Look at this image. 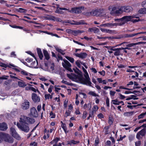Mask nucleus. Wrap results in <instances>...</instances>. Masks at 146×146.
<instances>
[{
	"label": "nucleus",
	"mask_w": 146,
	"mask_h": 146,
	"mask_svg": "<svg viewBox=\"0 0 146 146\" xmlns=\"http://www.w3.org/2000/svg\"><path fill=\"white\" fill-rule=\"evenodd\" d=\"M67 76L73 81L89 86H91L92 83L90 81V79L87 72L84 74L85 79L80 74L76 75L71 73L70 74H67Z\"/></svg>",
	"instance_id": "1"
},
{
	"label": "nucleus",
	"mask_w": 146,
	"mask_h": 146,
	"mask_svg": "<svg viewBox=\"0 0 146 146\" xmlns=\"http://www.w3.org/2000/svg\"><path fill=\"white\" fill-rule=\"evenodd\" d=\"M135 17L134 16H124L121 19H115L114 20L115 21L118 22V23H117V25H124L127 22L131 21L133 18Z\"/></svg>",
	"instance_id": "2"
},
{
	"label": "nucleus",
	"mask_w": 146,
	"mask_h": 146,
	"mask_svg": "<svg viewBox=\"0 0 146 146\" xmlns=\"http://www.w3.org/2000/svg\"><path fill=\"white\" fill-rule=\"evenodd\" d=\"M44 70L51 73H55L56 67L52 62H47L45 63Z\"/></svg>",
	"instance_id": "3"
},
{
	"label": "nucleus",
	"mask_w": 146,
	"mask_h": 146,
	"mask_svg": "<svg viewBox=\"0 0 146 146\" xmlns=\"http://www.w3.org/2000/svg\"><path fill=\"white\" fill-rule=\"evenodd\" d=\"M3 140L11 143H12L13 141V138L8 134L1 133H0V142Z\"/></svg>",
	"instance_id": "4"
},
{
	"label": "nucleus",
	"mask_w": 146,
	"mask_h": 146,
	"mask_svg": "<svg viewBox=\"0 0 146 146\" xmlns=\"http://www.w3.org/2000/svg\"><path fill=\"white\" fill-rule=\"evenodd\" d=\"M108 9L110 13L112 15H115L120 14L119 9L116 10V7L114 5H111L109 6Z\"/></svg>",
	"instance_id": "5"
},
{
	"label": "nucleus",
	"mask_w": 146,
	"mask_h": 146,
	"mask_svg": "<svg viewBox=\"0 0 146 146\" xmlns=\"http://www.w3.org/2000/svg\"><path fill=\"white\" fill-rule=\"evenodd\" d=\"M17 126L18 128L21 131L25 132H27L29 131V128L27 123L23 124H20L18 123L17 124Z\"/></svg>",
	"instance_id": "6"
},
{
	"label": "nucleus",
	"mask_w": 146,
	"mask_h": 146,
	"mask_svg": "<svg viewBox=\"0 0 146 146\" xmlns=\"http://www.w3.org/2000/svg\"><path fill=\"white\" fill-rule=\"evenodd\" d=\"M132 10V7L128 5L121 6L119 9L120 14L122 13L123 12H129Z\"/></svg>",
	"instance_id": "7"
},
{
	"label": "nucleus",
	"mask_w": 146,
	"mask_h": 146,
	"mask_svg": "<svg viewBox=\"0 0 146 146\" xmlns=\"http://www.w3.org/2000/svg\"><path fill=\"white\" fill-rule=\"evenodd\" d=\"M92 16L99 17L104 16L105 14L103 11L101 10H95L91 11Z\"/></svg>",
	"instance_id": "8"
},
{
	"label": "nucleus",
	"mask_w": 146,
	"mask_h": 146,
	"mask_svg": "<svg viewBox=\"0 0 146 146\" xmlns=\"http://www.w3.org/2000/svg\"><path fill=\"white\" fill-rule=\"evenodd\" d=\"M84 7L82 6L75 7L72 8L71 10L69 11L76 14L80 13L82 12L81 10H84Z\"/></svg>",
	"instance_id": "9"
},
{
	"label": "nucleus",
	"mask_w": 146,
	"mask_h": 146,
	"mask_svg": "<svg viewBox=\"0 0 146 146\" xmlns=\"http://www.w3.org/2000/svg\"><path fill=\"white\" fill-rule=\"evenodd\" d=\"M63 67L66 68L68 71L72 72V70L71 68V65L70 63L66 60H64L63 62L62 63Z\"/></svg>",
	"instance_id": "10"
},
{
	"label": "nucleus",
	"mask_w": 146,
	"mask_h": 146,
	"mask_svg": "<svg viewBox=\"0 0 146 146\" xmlns=\"http://www.w3.org/2000/svg\"><path fill=\"white\" fill-rule=\"evenodd\" d=\"M11 133L12 136L18 140L21 139V137L19 135L16 131L15 130L13 127H11L10 129Z\"/></svg>",
	"instance_id": "11"
},
{
	"label": "nucleus",
	"mask_w": 146,
	"mask_h": 146,
	"mask_svg": "<svg viewBox=\"0 0 146 146\" xmlns=\"http://www.w3.org/2000/svg\"><path fill=\"white\" fill-rule=\"evenodd\" d=\"M117 25V23H110L102 24L99 26H97V27L100 28H101V27H102L112 28L114 26H116Z\"/></svg>",
	"instance_id": "12"
},
{
	"label": "nucleus",
	"mask_w": 146,
	"mask_h": 146,
	"mask_svg": "<svg viewBox=\"0 0 146 146\" xmlns=\"http://www.w3.org/2000/svg\"><path fill=\"white\" fill-rule=\"evenodd\" d=\"M141 43H142V42H139L136 43H132L129 44L127 42H125L123 43V44H124V45L126 46V47L125 48H122V49H130V48H129L131 47L134 45L139 44Z\"/></svg>",
	"instance_id": "13"
},
{
	"label": "nucleus",
	"mask_w": 146,
	"mask_h": 146,
	"mask_svg": "<svg viewBox=\"0 0 146 146\" xmlns=\"http://www.w3.org/2000/svg\"><path fill=\"white\" fill-rule=\"evenodd\" d=\"M28 117L24 116H22L20 118L19 120L20 124H25L27 123L28 121Z\"/></svg>",
	"instance_id": "14"
},
{
	"label": "nucleus",
	"mask_w": 146,
	"mask_h": 146,
	"mask_svg": "<svg viewBox=\"0 0 146 146\" xmlns=\"http://www.w3.org/2000/svg\"><path fill=\"white\" fill-rule=\"evenodd\" d=\"M32 98L35 102H40V97L35 93L32 94Z\"/></svg>",
	"instance_id": "15"
},
{
	"label": "nucleus",
	"mask_w": 146,
	"mask_h": 146,
	"mask_svg": "<svg viewBox=\"0 0 146 146\" xmlns=\"http://www.w3.org/2000/svg\"><path fill=\"white\" fill-rule=\"evenodd\" d=\"M30 110V115H31L35 117H36L38 116V113L35 108H32Z\"/></svg>",
	"instance_id": "16"
},
{
	"label": "nucleus",
	"mask_w": 146,
	"mask_h": 146,
	"mask_svg": "<svg viewBox=\"0 0 146 146\" xmlns=\"http://www.w3.org/2000/svg\"><path fill=\"white\" fill-rule=\"evenodd\" d=\"M30 103L27 100H25L24 102L22 104V108L23 110H27L29 108Z\"/></svg>",
	"instance_id": "17"
},
{
	"label": "nucleus",
	"mask_w": 146,
	"mask_h": 146,
	"mask_svg": "<svg viewBox=\"0 0 146 146\" xmlns=\"http://www.w3.org/2000/svg\"><path fill=\"white\" fill-rule=\"evenodd\" d=\"M75 56L78 57L82 59L86 58L87 56V54L85 52H82L80 53H76Z\"/></svg>",
	"instance_id": "18"
},
{
	"label": "nucleus",
	"mask_w": 146,
	"mask_h": 146,
	"mask_svg": "<svg viewBox=\"0 0 146 146\" xmlns=\"http://www.w3.org/2000/svg\"><path fill=\"white\" fill-rule=\"evenodd\" d=\"M145 130L143 129L139 131L136 135V138L138 139H139L140 137V135L144 136L145 134Z\"/></svg>",
	"instance_id": "19"
},
{
	"label": "nucleus",
	"mask_w": 146,
	"mask_h": 146,
	"mask_svg": "<svg viewBox=\"0 0 146 146\" xmlns=\"http://www.w3.org/2000/svg\"><path fill=\"white\" fill-rule=\"evenodd\" d=\"M73 21L74 22V23H71V24L72 25H82L85 24H87L85 23L84 21L83 20H80L79 21Z\"/></svg>",
	"instance_id": "20"
},
{
	"label": "nucleus",
	"mask_w": 146,
	"mask_h": 146,
	"mask_svg": "<svg viewBox=\"0 0 146 146\" xmlns=\"http://www.w3.org/2000/svg\"><path fill=\"white\" fill-rule=\"evenodd\" d=\"M7 128V125L3 123H0V130L4 131Z\"/></svg>",
	"instance_id": "21"
},
{
	"label": "nucleus",
	"mask_w": 146,
	"mask_h": 146,
	"mask_svg": "<svg viewBox=\"0 0 146 146\" xmlns=\"http://www.w3.org/2000/svg\"><path fill=\"white\" fill-rule=\"evenodd\" d=\"M84 32L85 31L83 30H74L73 31V35L75 36H76L77 35L80 34Z\"/></svg>",
	"instance_id": "22"
},
{
	"label": "nucleus",
	"mask_w": 146,
	"mask_h": 146,
	"mask_svg": "<svg viewBox=\"0 0 146 146\" xmlns=\"http://www.w3.org/2000/svg\"><path fill=\"white\" fill-rule=\"evenodd\" d=\"M99 29L96 27L89 28L88 30V32H94V33H96L99 32Z\"/></svg>",
	"instance_id": "23"
},
{
	"label": "nucleus",
	"mask_w": 146,
	"mask_h": 146,
	"mask_svg": "<svg viewBox=\"0 0 146 146\" xmlns=\"http://www.w3.org/2000/svg\"><path fill=\"white\" fill-rule=\"evenodd\" d=\"M21 73L23 76H28L31 77V76L33 75V74L27 72L26 71L24 70H22L21 71Z\"/></svg>",
	"instance_id": "24"
},
{
	"label": "nucleus",
	"mask_w": 146,
	"mask_h": 146,
	"mask_svg": "<svg viewBox=\"0 0 146 146\" xmlns=\"http://www.w3.org/2000/svg\"><path fill=\"white\" fill-rule=\"evenodd\" d=\"M44 18L46 19L55 21V17L52 15H46L44 17Z\"/></svg>",
	"instance_id": "25"
},
{
	"label": "nucleus",
	"mask_w": 146,
	"mask_h": 146,
	"mask_svg": "<svg viewBox=\"0 0 146 146\" xmlns=\"http://www.w3.org/2000/svg\"><path fill=\"white\" fill-rule=\"evenodd\" d=\"M18 84L19 86L21 87H24L27 86L25 82L23 81H19L18 82Z\"/></svg>",
	"instance_id": "26"
},
{
	"label": "nucleus",
	"mask_w": 146,
	"mask_h": 146,
	"mask_svg": "<svg viewBox=\"0 0 146 146\" xmlns=\"http://www.w3.org/2000/svg\"><path fill=\"white\" fill-rule=\"evenodd\" d=\"M37 52L40 58L42 60L43 57V55L41 50L39 48H37Z\"/></svg>",
	"instance_id": "27"
},
{
	"label": "nucleus",
	"mask_w": 146,
	"mask_h": 146,
	"mask_svg": "<svg viewBox=\"0 0 146 146\" xmlns=\"http://www.w3.org/2000/svg\"><path fill=\"white\" fill-rule=\"evenodd\" d=\"M31 66L32 68H38L37 62L34 61L32 62L31 64Z\"/></svg>",
	"instance_id": "28"
},
{
	"label": "nucleus",
	"mask_w": 146,
	"mask_h": 146,
	"mask_svg": "<svg viewBox=\"0 0 146 146\" xmlns=\"http://www.w3.org/2000/svg\"><path fill=\"white\" fill-rule=\"evenodd\" d=\"M121 49H122V48H117V50L115 51V52L114 53V55L117 56L120 55L121 54L120 50Z\"/></svg>",
	"instance_id": "29"
},
{
	"label": "nucleus",
	"mask_w": 146,
	"mask_h": 146,
	"mask_svg": "<svg viewBox=\"0 0 146 146\" xmlns=\"http://www.w3.org/2000/svg\"><path fill=\"white\" fill-rule=\"evenodd\" d=\"M67 144L71 145L72 144H76L79 143V141H75L74 140H72L70 141H68Z\"/></svg>",
	"instance_id": "30"
},
{
	"label": "nucleus",
	"mask_w": 146,
	"mask_h": 146,
	"mask_svg": "<svg viewBox=\"0 0 146 146\" xmlns=\"http://www.w3.org/2000/svg\"><path fill=\"white\" fill-rule=\"evenodd\" d=\"M43 53L45 59L48 60L49 59L50 56L47 51L45 50H43Z\"/></svg>",
	"instance_id": "31"
},
{
	"label": "nucleus",
	"mask_w": 146,
	"mask_h": 146,
	"mask_svg": "<svg viewBox=\"0 0 146 146\" xmlns=\"http://www.w3.org/2000/svg\"><path fill=\"white\" fill-rule=\"evenodd\" d=\"M134 113V112L131 111L130 112H126L124 113L123 115L125 116L129 117L132 115Z\"/></svg>",
	"instance_id": "32"
},
{
	"label": "nucleus",
	"mask_w": 146,
	"mask_h": 146,
	"mask_svg": "<svg viewBox=\"0 0 146 146\" xmlns=\"http://www.w3.org/2000/svg\"><path fill=\"white\" fill-rule=\"evenodd\" d=\"M100 29L101 31L103 32L108 33H111V31L109 29H105L102 28H100Z\"/></svg>",
	"instance_id": "33"
},
{
	"label": "nucleus",
	"mask_w": 146,
	"mask_h": 146,
	"mask_svg": "<svg viewBox=\"0 0 146 146\" xmlns=\"http://www.w3.org/2000/svg\"><path fill=\"white\" fill-rule=\"evenodd\" d=\"M138 12L140 14H144L146 13V8H141L140 9Z\"/></svg>",
	"instance_id": "34"
},
{
	"label": "nucleus",
	"mask_w": 146,
	"mask_h": 146,
	"mask_svg": "<svg viewBox=\"0 0 146 146\" xmlns=\"http://www.w3.org/2000/svg\"><path fill=\"white\" fill-rule=\"evenodd\" d=\"M59 139L58 138L56 137L54 140L50 142V143L52 144H56L57 143L59 140Z\"/></svg>",
	"instance_id": "35"
},
{
	"label": "nucleus",
	"mask_w": 146,
	"mask_h": 146,
	"mask_svg": "<svg viewBox=\"0 0 146 146\" xmlns=\"http://www.w3.org/2000/svg\"><path fill=\"white\" fill-rule=\"evenodd\" d=\"M113 121V118L111 116H110L109 118L108 122L110 125L112 124Z\"/></svg>",
	"instance_id": "36"
},
{
	"label": "nucleus",
	"mask_w": 146,
	"mask_h": 146,
	"mask_svg": "<svg viewBox=\"0 0 146 146\" xmlns=\"http://www.w3.org/2000/svg\"><path fill=\"white\" fill-rule=\"evenodd\" d=\"M17 11L21 13H25L27 12V10L26 9L21 8H19L17 9Z\"/></svg>",
	"instance_id": "37"
},
{
	"label": "nucleus",
	"mask_w": 146,
	"mask_h": 146,
	"mask_svg": "<svg viewBox=\"0 0 146 146\" xmlns=\"http://www.w3.org/2000/svg\"><path fill=\"white\" fill-rule=\"evenodd\" d=\"M89 94L94 97H98L99 95L96 94L94 92L90 91L89 92Z\"/></svg>",
	"instance_id": "38"
},
{
	"label": "nucleus",
	"mask_w": 146,
	"mask_h": 146,
	"mask_svg": "<svg viewBox=\"0 0 146 146\" xmlns=\"http://www.w3.org/2000/svg\"><path fill=\"white\" fill-rule=\"evenodd\" d=\"M113 104L114 105H119V101L117 99H115L112 100Z\"/></svg>",
	"instance_id": "39"
},
{
	"label": "nucleus",
	"mask_w": 146,
	"mask_h": 146,
	"mask_svg": "<svg viewBox=\"0 0 146 146\" xmlns=\"http://www.w3.org/2000/svg\"><path fill=\"white\" fill-rule=\"evenodd\" d=\"M44 97L46 99H48L49 98L52 99V95H50L49 94H46L44 96Z\"/></svg>",
	"instance_id": "40"
},
{
	"label": "nucleus",
	"mask_w": 146,
	"mask_h": 146,
	"mask_svg": "<svg viewBox=\"0 0 146 146\" xmlns=\"http://www.w3.org/2000/svg\"><path fill=\"white\" fill-rule=\"evenodd\" d=\"M66 58L72 63H73L74 62V59L73 58L68 56H66Z\"/></svg>",
	"instance_id": "41"
},
{
	"label": "nucleus",
	"mask_w": 146,
	"mask_h": 146,
	"mask_svg": "<svg viewBox=\"0 0 146 146\" xmlns=\"http://www.w3.org/2000/svg\"><path fill=\"white\" fill-rule=\"evenodd\" d=\"M91 107V104H89L87 105V104H85L84 105V109H86L87 108H89V109H90Z\"/></svg>",
	"instance_id": "42"
},
{
	"label": "nucleus",
	"mask_w": 146,
	"mask_h": 146,
	"mask_svg": "<svg viewBox=\"0 0 146 146\" xmlns=\"http://www.w3.org/2000/svg\"><path fill=\"white\" fill-rule=\"evenodd\" d=\"M77 66L79 68H80L81 67L80 64H82V63L80 61L78 60H77L75 62Z\"/></svg>",
	"instance_id": "43"
},
{
	"label": "nucleus",
	"mask_w": 146,
	"mask_h": 146,
	"mask_svg": "<svg viewBox=\"0 0 146 146\" xmlns=\"http://www.w3.org/2000/svg\"><path fill=\"white\" fill-rule=\"evenodd\" d=\"M146 115V112L142 113L138 117V119H141L143 118Z\"/></svg>",
	"instance_id": "44"
},
{
	"label": "nucleus",
	"mask_w": 146,
	"mask_h": 146,
	"mask_svg": "<svg viewBox=\"0 0 146 146\" xmlns=\"http://www.w3.org/2000/svg\"><path fill=\"white\" fill-rule=\"evenodd\" d=\"M55 21H56L60 22H62L63 23H68V22H66L64 21L63 22L61 19L55 17Z\"/></svg>",
	"instance_id": "45"
},
{
	"label": "nucleus",
	"mask_w": 146,
	"mask_h": 146,
	"mask_svg": "<svg viewBox=\"0 0 146 146\" xmlns=\"http://www.w3.org/2000/svg\"><path fill=\"white\" fill-rule=\"evenodd\" d=\"M35 122V121L34 119L28 117V120L27 122H29L31 123H34Z\"/></svg>",
	"instance_id": "46"
},
{
	"label": "nucleus",
	"mask_w": 146,
	"mask_h": 146,
	"mask_svg": "<svg viewBox=\"0 0 146 146\" xmlns=\"http://www.w3.org/2000/svg\"><path fill=\"white\" fill-rule=\"evenodd\" d=\"M0 66L2 67L6 68L7 67L9 66L8 65L6 64L3 63H0Z\"/></svg>",
	"instance_id": "47"
},
{
	"label": "nucleus",
	"mask_w": 146,
	"mask_h": 146,
	"mask_svg": "<svg viewBox=\"0 0 146 146\" xmlns=\"http://www.w3.org/2000/svg\"><path fill=\"white\" fill-rule=\"evenodd\" d=\"M56 50L59 52H60L61 54L63 55H64L65 54V53L63 52V51L60 49H59L58 48H56Z\"/></svg>",
	"instance_id": "48"
},
{
	"label": "nucleus",
	"mask_w": 146,
	"mask_h": 146,
	"mask_svg": "<svg viewBox=\"0 0 146 146\" xmlns=\"http://www.w3.org/2000/svg\"><path fill=\"white\" fill-rule=\"evenodd\" d=\"M139 33H136L131 34H128L127 35V37H132L137 35Z\"/></svg>",
	"instance_id": "49"
},
{
	"label": "nucleus",
	"mask_w": 146,
	"mask_h": 146,
	"mask_svg": "<svg viewBox=\"0 0 146 146\" xmlns=\"http://www.w3.org/2000/svg\"><path fill=\"white\" fill-rule=\"evenodd\" d=\"M70 114V111L69 110L66 111L65 113L64 116L65 117H67L68 116H69Z\"/></svg>",
	"instance_id": "50"
},
{
	"label": "nucleus",
	"mask_w": 146,
	"mask_h": 146,
	"mask_svg": "<svg viewBox=\"0 0 146 146\" xmlns=\"http://www.w3.org/2000/svg\"><path fill=\"white\" fill-rule=\"evenodd\" d=\"M99 108L96 105H94V106L93 110L92 111H93V113L94 112H96L98 109Z\"/></svg>",
	"instance_id": "51"
},
{
	"label": "nucleus",
	"mask_w": 146,
	"mask_h": 146,
	"mask_svg": "<svg viewBox=\"0 0 146 146\" xmlns=\"http://www.w3.org/2000/svg\"><path fill=\"white\" fill-rule=\"evenodd\" d=\"M50 116L51 118H54L55 117V115L52 112H50Z\"/></svg>",
	"instance_id": "52"
},
{
	"label": "nucleus",
	"mask_w": 146,
	"mask_h": 146,
	"mask_svg": "<svg viewBox=\"0 0 146 146\" xmlns=\"http://www.w3.org/2000/svg\"><path fill=\"white\" fill-rule=\"evenodd\" d=\"M61 123H62V125H61L62 128L64 130H65V129H66L67 128L65 124L63 123L62 121H61Z\"/></svg>",
	"instance_id": "53"
},
{
	"label": "nucleus",
	"mask_w": 146,
	"mask_h": 146,
	"mask_svg": "<svg viewBox=\"0 0 146 146\" xmlns=\"http://www.w3.org/2000/svg\"><path fill=\"white\" fill-rule=\"evenodd\" d=\"M98 72L101 75L103 76H105L106 73L105 71L104 70H102V71L99 72Z\"/></svg>",
	"instance_id": "54"
},
{
	"label": "nucleus",
	"mask_w": 146,
	"mask_h": 146,
	"mask_svg": "<svg viewBox=\"0 0 146 146\" xmlns=\"http://www.w3.org/2000/svg\"><path fill=\"white\" fill-rule=\"evenodd\" d=\"M74 30H71L70 29H68L66 30V32L69 33H72L73 35V31Z\"/></svg>",
	"instance_id": "55"
},
{
	"label": "nucleus",
	"mask_w": 146,
	"mask_h": 146,
	"mask_svg": "<svg viewBox=\"0 0 146 146\" xmlns=\"http://www.w3.org/2000/svg\"><path fill=\"white\" fill-rule=\"evenodd\" d=\"M93 111H91L90 112L89 116L88 117L87 119H89L90 117H92L93 116Z\"/></svg>",
	"instance_id": "56"
},
{
	"label": "nucleus",
	"mask_w": 146,
	"mask_h": 146,
	"mask_svg": "<svg viewBox=\"0 0 146 146\" xmlns=\"http://www.w3.org/2000/svg\"><path fill=\"white\" fill-rule=\"evenodd\" d=\"M62 82L63 83L66 84L68 85H71L72 84L68 83V82L65 80H63L62 81Z\"/></svg>",
	"instance_id": "57"
},
{
	"label": "nucleus",
	"mask_w": 146,
	"mask_h": 146,
	"mask_svg": "<svg viewBox=\"0 0 146 146\" xmlns=\"http://www.w3.org/2000/svg\"><path fill=\"white\" fill-rule=\"evenodd\" d=\"M58 86H55V91L56 92H58V91L60 90V88H58Z\"/></svg>",
	"instance_id": "58"
},
{
	"label": "nucleus",
	"mask_w": 146,
	"mask_h": 146,
	"mask_svg": "<svg viewBox=\"0 0 146 146\" xmlns=\"http://www.w3.org/2000/svg\"><path fill=\"white\" fill-rule=\"evenodd\" d=\"M142 6L144 7H146V1H143L141 3Z\"/></svg>",
	"instance_id": "59"
},
{
	"label": "nucleus",
	"mask_w": 146,
	"mask_h": 146,
	"mask_svg": "<svg viewBox=\"0 0 146 146\" xmlns=\"http://www.w3.org/2000/svg\"><path fill=\"white\" fill-rule=\"evenodd\" d=\"M109 128V127L108 126H106L104 128V130L105 131V133L107 134L108 133V130Z\"/></svg>",
	"instance_id": "60"
},
{
	"label": "nucleus",
	"mask_w": 146,
	"mask_h": 146,
	"mask_svg": "<svg viewBox=\"0 0 146 146\" xmlns=\"http://www.w3.org/2000/svg\"><path fill=\"white\" fill-rule=\"evenodd\" d=\"M131 99H133L134 100H136L138 99V98L137 97L134 95H131Z\"/></svg>",
	"instance_id": "61"
},
{
	"label": "nucleus",
	"mask_w": 146,
	"mask_h": 146,
	"mask_svg": "<svg viewBox=\"0 0 146 146\" xmlns=\"http://www.w3.org/2000/svg\"><path fill=\"white\" fill-rule=\"evenodd\" d=\"M133 84H134V86L133 87V88H131L132 89H133L136 88H137V86L138 85V84L137 83V82H134V83H133Z\"/></svg>",
	"instance_id": "62"
},
{
	"label": "nucleus",
	"mask_w": 146,
	"mask_h": 146,
	"mask_svg": "<svg viewBox=\"0 0 146 146\" xmlns=\"http://www.w3.org/2000/svg\"><path fill=\"white\" fill-rule=\"evenodd\" d=\"M141 145L140 141H138L135 142V145L136 146H140Z\"/></svg>",
	"instance_id": "63"
},
{
	"label": "nucleus",
	"mask_w": 146,
	"mask_h": 146,
	"mask_svg": "<svg viewBox=\"0 0 146 146\" xmlns=\"http://www.w3.org/2000/svg\"><path fill=\"white\" fill-rule=\"evenodd\" d=\"M90 69L91 70L92 72L94 73H96L97 72L96 69L95 68H90Z\"/></svg>",
	"instance_id": "64"
}]
</instances>
